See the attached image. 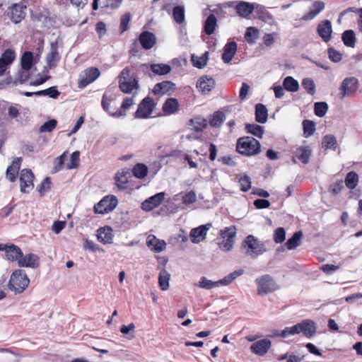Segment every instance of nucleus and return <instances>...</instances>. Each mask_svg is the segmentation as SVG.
<instances>
[{"label":"nucleus","mask_w":362,"mask_h":362,"mask_svg":"<svg viewBox=\"0 0 362 362\" xmlns=\"http://www.w3.org/2000/svg\"><path fill=\"white\" fill-rule=\"evenodd\" d=\"M30 279L23 269H16L11 274L8 288L15 294L22 293L29 286Z\"/></svg>","instance_id":"obj_1"},{"label":"nucleus","mask_w":362,"mask_h":362,"mask_svg":"<svg viewBox=\"0 0 362 362\" xmlns=\"http://www.w3.org/2000/svg\"><path fill=\"white\" fill-rule=\"evenodd\" d=\"M242 247L247 256L256 258L264 254L267 249L263 242L252 235H247L242 243Z\"/></svg>","instance_id":"obj_2"},{"label":"nucleus","mask_w":362,"mask_h":362,"mask_svg":"<svg viewBox=\"0 0 362 362\" xmlns=\"http://www.w3.org/2000/svg\"><path fill=\"white\" fill-rule=\"evenodd\" d=\"M259 142L252 136L238 139L236 148L238 153L245 156H254L260 152Z\"/></svg>","instance_id":"obj_3"},{"label":"nucleus","mask_w":362,"mask_h":362,"mask_svg":"<svg viewBox=\"0 0 362 362\" xmlns=\"http://www.w3.org/2000/svg\"><path fill=\"white\" fill-rule=\"evenodd\" d=\"M236 235V228L235 226L226 227L220 231V238L218 245L223 251H230L234 245Z\"/></svg>","instance_id":"obj_4"},{"label":"nucleus","mask_w":362,"mask_h":362,"mask_svg":"<svg viewBox=\"0 0 362 362\" xmlns=\"http://www.w3.org/2000/svg\"><path fill=\"white\" fill-rule=\"evenodd\" d=\"M287 331L290 332L292 335L303 333L306 337L310 338L316 333L317 325L314 321L308 319L290 327V329Z\"/></svg>","instance_id":"obj_5"},{"label":"nucleus","mask_w":362,"mask_h":362,"mask_svg":"<svg viewBox=\"0 0 362 362\" xmlns=\"http://www.w3.org/2000/svg\"><path fill=\"white\" fill-rule=\"evenodd\" d=\"M255 283L257 286V293L260 296L274 292L279 288L273 278L268 274L256 279Z\"/></svg>","instance_id":"obj_6"},{"label":"nucleus","mask_w":362,"mask_h":362,"mask_svg":"<svg viewBox=\"0 0 362 362\" xmlns=\"http://www.w3.org/2000/svg\"><path fill=\"white\" fill-rule=\"evenodd\" d=\"M117 204V199L115 196H105L94 206V212L100 214H107L113 211Z\"/></svg>","instance_id":"obj_7"},{"label":"nucleus","mask_w":362,"mask_h":362,"mask_svg":"<svg viewBox=\"0 0 362 362\" xmlns=\"http://www.w3.org/2000/svg\"><path fill=\"white\" fill-rule=\"evenodd\" d=\"M100 71L95 67H89L81 72L78 79V87L83 88L100 76Z\"/></svg>","instance_id":"obj_8"},{"label":"nucleus","mask_w":362,"mask_h":362,"mask_svg":"<svg viewBox=\"0 0 362 362\" xmlns=\"http://www.w3.org/2000/svg\"><path fill=\"white\" fill-rule=\"evenodd\" d=\"M358 86V80L356 77L345 78L339 87L340 99H344L346 96L353 95Z\"/></svg>","instance_id":"obj_9"},{"label":"nucleus","mask_w":362,"mask_h":362,"mask_svg":"<svg viewBox=\"0 0 362 362\" xmlns=\"http://www.w3.org/2000/svg\"><path fill=\"white\" fill-rule=\"evenodd\" d=\"M156 104L149 97L145 98L139 105L134 117L139 119H145L150 117L155 108Z\"/></svg>","instance_id":"obj_10"},{"label":"nucleus","mask_w":362,"mask_h":362,"mask_svg":"<svg viewBox=\"0 0 362 362\" xmlns=\"http://www.w3.org/2000/svg\"><path fill=\"white\" fill-rule=\"evenodd\" d=\"M60 59V56L58 52V47L56 43H52L50 46V51L46 57L47 66L42 71L43 74L48 73V69H54L57 66L58 62Z\"/></svg>","instance_id":"obj_11"},{"label":"nucleus","mask_w":362,"mask_h":362,"mask_svg":"<svg viewBox=\"0 0 362 362\" xmlns=\"http://www.w3.org/2000/svg\"><path fill=\"white\" fill-rule=\"evenodd\" d=\"M34 175L29 169H23L21 172V192L25 193L33 188Z\"/></svg>","instance_id":"obj_12"},{"label":"nucleus","mask_w":362,"mask_h":362,"mask_svg":"<svg viewBox=\"0 0 362 362\" xmlns=\"http://www.w3.org/2000/svg\"><path fill=\"white\" fill-rule=\"evenodd\" d=\"M25 6L15 4L10 7L8 16L13 23H18L25 18Z\"/></svg>","instance_id":"obj_13"},{"label":"nucleus","mask_w":362,"mask_h":362,"mask_svg":"<svg viewBox=\"0 0 362 362\" xmlns=\"http://www.w3.org/2000/svg\"><path fill=\"white\" fill-rule=\"evenodd\" d=\"M272 346V342L268 339H263L258 341H255L250 346V351L259 356H264L270 349Z\"/></svg>","instance_id":"obj_14"},{"label":"nucleus","mask_w":362,"mask_h":362,"mask_svg":"<svg viewBox=\"0 0 362 362\" xmlns=\"http://www.w3.org/2000/svg\"><path fill=\"white\" fill-rule=\"evenodd\" d=\"M165 192H159L148 198L141 204V209L144 211H149L158 206L165 199Z\"/></svg>","instance_id":"obj_15"},{"label":"nucleus","mask_w":362,"mask_h":362,"mask_svg":"<svg viewBox=\"0 0 362 362\" xmlns=\"http://www.w3.org/2000/svg\"><path fill=\"white\" fill-rule=\"evenodd\" d=\"M20 267L37 268L39 266V257L33 253L22 255L18 262Z\"/></svg>","instance_id":"obj_16"},{"label":"nucleus","mask_w":362,"mask_h":362,"mask_svg":"<svg viewBox=\"0 0 362 362\" xmlns=\"http://www.w3.org/2000/svg\"><path fill=\"white\" fill-rule=\"evenodd\" d=\"M211 227V224L202 225L195 228L190 231V238L193 243H199L206 238L207 231Z\"/></svg>","instance_id":"obj_17"},{"label":"nucleus","mask_w":362,"mask_h":362,"mask_svg":"<svg viewBox=\"0 0 362 362\" xmlns=\"http://www.w3.org/2000/svg\"><path fill=\"white\" fill-rule=\"evenodd\" d=\"M16 58V53L11 49H7L0 57V75H3Z\"/></svg>","instance_id":"obj_18"},{"label":"nucleus","mask_w":362,"mask_h":362,"mask_svg":"<svg viewBox=\"0 0 362 362\" xmlns=\"http://www.w3.org/2000/svg\"><path fill=\"white\" fill-rule=\"evenodd\" d=\"M215 86V81L207 76H201L197 83V88L203 93H209Z\"/></svg>","instance_id":"obj_19"},{"label":"nucleus","mask_w":362,"mask_h":362,"mask_svg":"<svg viewBox=\"0 0 362 362\" xmlns=\"http://www.w3.org/2000/svg\"><path fill=\"white\" fill-rule=\"evenodd\" d=\"M317 33L325 42L329 41L332 33L331 22L329 20H325L319 23Z\"/></svg>","instance_id":"obj_20"},{"label":"nucleus","mask_w":362,"mask_h":362,"mask_svg":"<svg viewBox=\"0 0 362 362\" xmlns=\"http://www.w3.org/2000/svg\"><path fill=\"white\" fill-rule=\"evenodd\" d=\"M139 40L144 49H150L155 45L156 37L153 33L144 31L140 34Z\"/></svg>","instance_id":"obj_21"},{"label":"nucleus","mask_w":362,"mask_h":362,"mask_svg":"<svg viewBox=\"0 0 362 362\" xmlns=\"http://www.w3.org/2000/svg\"><path fill=\"white\" fill-rule=\"evenodd\" d=\"M147 245L156 252H160L166 248V243L163 240L158 239L154 235H149L147 238Z\"/></svg>","instance_id":"obj_22"},{"label":"nucleus","mask_w":362,"mask_h":362,"mask_svg":"<svg viewBox=\"0 0 362 362\" xmlns=\"http://www.w3.org/2000/svg\"><path fill=\"white\" fill-rule=\"evenodd\" d=\"M235 9L240 16L248 18L250 14L254 11L255 6L253 4L246 1H240L236 5Z\"/></svg>","instance_id":"obj_23"},{"label":"nucleus","mask_w":362,"mask_h":362,"mask_svg":"<svg viewBox=\"0 0 362 362\" xmlns=\"http://www.w3.org/2000/svg\"><path fill=\"white\" fill-rule=\"evenodd\" d=\"M181 199L182 204L189 206L197 202V194L193 190L187 192H180L174 197V200Z\"/></svg>","instance_id":"obj_24"},{"label":"nucleus","mask_w":362,"mask_h":362,"mask_svg":"<svg viewBox=\"0 0 362 362\" xmlns=\"http://www.w3.org/2000/svg\"><path fill=\"white\" fill-rule=\"evenodd\" d=\"M98 240L103 244H110L112 243L113 234L110 227H104L98 230Z\"/></svg>","instance_id":"obj_25"},{"label":"nucleus","mask_w":362,"mask_h":362,"mask_svg":"<svg viewBox=\"0 0 362 362\" xmlns=\"http://www.w3.org/2000/svg\"><path fill=\"white\" fill-rule=\"evenodd\" d=\"M21 158H16L11 165H9L6 170V178L11 182H14L16 178V175L21 168Z\"/></svg>","instance_id":"obj_26"},{"label":"nucleus","mask_w":362,"mask_h":362,"mask_svg":"<svg viewBox=\"0 0 362 362\" xmlns=\"http://www.w3.org/2000/svg\"><path fill=\"white\" fill-rule=\"evenodd\" d=\"M22 255L23 252L18 246L14 244H8V248L6 253L7 260L10 262L17 261V262H18V260Z\"/></svg>","instance_id":"obj_27"},{"label":"nucleus","mask_w":362,"mask_h":362,"mask_svg":"<svg viewBox=\"0 0 362 362\" xmlns=\"http://www.w3.org/2000/svg\"><path fill=\"white\" fill-rule=\"evenodd\" d=\"M325 8V3L322 1H316L313 4L310 11L302 17L304 21L313 20L319 13Z\"/></svg>","instance_id":"obj_28"},{"label":"nucleus","mask_w":362,"mask_h":362,"mask_svg":"<svg viewBox=\"0 0 362 362\" xmlns=\"http://www.w3.org/2000/svg\"><path fill=\"white\" fill-rule=\"evenodd\" d=\"M128 174L129 171L124 169H122L116 173L115 180L116 185L119 189H125L127 187Z\"/></svg>","instance_id":"obj_29"},{"label":"nucleus","mask_w":362,"mask_h":362,"mask_svg":"<svg viewBox=\"0 0 362 362\" xmlns=\"http://www.w3.org/2000/svg\"><path fill=\"white\" fill-rule=\"evenodd\" d=\"M222 59L225 63H229L232 60L237 50V45L235 42H228L224 47Z\"/></svg>","instance_id":"obj_30"},{"label":"nucleus","mask_w":362,"mask_h":362,"mask_svg":"<svg viewBox=\"0 0 362 362\" xmlns=\"http://www.w3.org/2000/svg\"><path fill=\"white\" fill-rule=\"evenodd\" d=\"M311 153L312 150L308 146H300L295 151L296 156L304 164L308 163Z\"/></svg>","instance_id":"obj_31"},{"label":"nucleus","mask_w":362,"mask_h":362,"mask_svg":"<svg viewBox=\"0 0 362 362\" xmlns=\"http://www.w3.org/2000/svg\"><path fill=\"white\" fill-rule=\"evenodd\" d=\"M175 88V84L170 81H163L155 85L153 92L156 95H163Z\"/></svg>","instance_id":"obj_32"},{"label":"nucleus","mask_w":362,"mask_h":362,"mask_svg":"<svg viewBox=\"0 0 362 362\" xmlns=\"http://www.w3.org/2000/svg\"><path fill=\"white\" fill-rule=\"evenodd\" d=\"M267 109L263 104L259 103L255 106V120L264 124L267 121Z\"/></svg>","instance_id":"obj_33"},{"label":"nucleus","mask_w":362,"mask_h":362,"mask_svg":"<svg viewBox=\"0 0 362 362\" xmlns=\"http://www.w3.org/2000/svg\"><path fill=\"white\" fill-rule=\"evenodd\" d=\"M34 64V57L32 52H25L21 58V67L23 70H30Z\"/></svg>","instance_id":"obj_34"},{"label":"nucleus","mask_w":362,"mask_h":362,"mask_svg":"<svg viewBox=\"0 0 362 362\" xmlns=\"http://www.w3.org/2000/svg\"><path fill=\"white\" fill-rule=\"evenodd\" d=\"M342 41L346 47H354L356 45V36L352 30H348L343 33L341 36Z\"/></svg>","instance_id":"obj_35"},{"label":"nucleus","mask_w":362,"mask_h":362,"mask_svg":"<svg viewBox=\"0 0 362 362\" xmlns=\"http://www.w3.org/2000/svg\"><path fill=\"white\" fill-rule=\"evenodd\" d=\"M217 24L216 17L214 14H210L205 23H204V31L205 33L210 35L214 33Z\"/></svg>","instance_id":"obj_36"},{"label":"nucleus","mask_w":362,"mask_h":362,"mask_svg":"<svg viewBox=\"0 0 362 362\" xmlns=\"http://www.w3.org/2000/svg\"><path fill=\"white\" fill-rule=\"evenodd\" d=\"M284 88L290 92H296L299 89L298 82L292 76H286L283 81Z\"/></svg>","instance_id":"obj_37"},{"label":"nucleus","mask_w":362,"mask_h":362,"mask_svg":"<svg viewBox=\"0 0 362 362\" xmlns=\"http://www.w3.org/2000/svg\"><path fill=\"white\" fill-rule=\"evenodd\" d=\"M170 274L165 269H162L160 272L158 276V284L163 291H166L169 288V280Z\"/></svg>","instance_id":"obj_38"},{"label":"nucleus","mask_w":362,"mask_h":362,"mask_svg":"<svg viewBox=\"0 0 362 362\" xmlns=\"http://www.w3.org/2000/svg\"><path fill=\"white\" fill-rule=\"evenodd\" d=\"M322 146L326 149L335 150L337 147L336 137L332 134L325 135L322 138Z\"/></svg>","instance_id":"obj_39"},{"label":"nucleus","mask_w":362,"mask_h":362,"mask_svg":"<svg viewBox=\"0 0 362 362\" xmlns=\"http://www.w3.org/2000/svg\"><path fill=\"white\" fill-rule=\"evenodd\" d=\"M344 182L347 188L350 189H354L358 182V176L357 173L354 171L348 173Z\"/></svg>","instance_id":"obj_40"},{"label":"nucleus","mask_w":362,"mask_h":362,"mask_svg":"<svg viewBox=\"0 0 362 362\" xmlns=\"http://www.w3.org/2000/svg\"><path fill=\"white\" fill-rule=\"evenodd\" d=\"M245 130L258 138H262L264 132L263 127L256 124H246Z\"/></svg>","instance_id":"obj_41"},{"label":"nucleus","mask_w":362,"mask_h":362,"mask_svg":"<svg viewBox=\"0 0 362 362\" xmlns=\"http://www.w3.org/2000/svg\"><path fill=\"white\" fill-rule=\"evenodd\" d=\"M151 70L156 75H165L171 71V67L166 64H153Z\"/></svg>","instance_id":"obj_42"},{"label":"nucleus","mask_w":362,"mask_h":362,"mask_svg":"<svg viewBox=\"0 0 362 362\" xmlns=\"http://www.w3.org/2000/svg\"><path fill=\"white\" fill-rule=\"evenodd\" d=\"M178 109V102L175 98H169L168 99L163 106V110L164 112L173 114L177 112Z\"/></svg>","instance_id":"obj_43"},{"label":"nucleus","mask_w":362,"mask_h":362,"mask_svg":"<svg viewBox=\"0 0 362 362\" xmlns=\"http://www.w3.org/2000/svg\"><path fill=\"white\" fill-rule=\"evenodd\" d=\"M302 236L303 233L301 231L296 232L286 243V247L288 250H293L296 248L300 244Z\"/></svg>","instance_id":"obj_44"},{"label":"nucleus","mask_w":362,"mask_h":362,"mask_svg":"<svg viewBox=\"0 0 362 362\" xmlns=\"http://www.w3.org/2000/svg\"><path fill=\"white\" fill-rule=\"evenodd\" d=\"M192 129L196 132H202L206 127L207 122L204 118L197 117L190 119Z\"/></svg>","instance_id":"obj_45"},{"label":"nucleus","mask_w":362,"mask_h":362,"mask_svg":"<svg viewBox=\"0 0 362 362\" xmlns=\"http://www.w3.org/2000/svg\"><path fill=\"white\" fill-rule=\"evenodd\" d=\"M208 52H205L202 56L198 57L195 55L192 56V62L195 67L202 69L205 66L208 60Z\"/></svg>","instance_id":"obj_46"},{"label":"nucleus","mask_w":362,"mask_h":362,"mask_svg":"<svg viewBox=\"0 0 362 362\" xmlns=\"http://www.w3.org/2000/svg\"><path fill=\"white\" fill-rule=\"evenodd\" d=\"M60 95V92L58 91L56 86H52L45 90L36 91L35 95L37 96H45L47 95L51 98L56 99Z\"/></svg>","instance_id":"obj_47"},{"label":"nucleus","mask_w":362,"mask_h":362,"mask_svg":"<svg viewBox=\"0 0 362 362\" xmlns=\"http://www.w3.org/2000/svg\"><path fill=\"white\" fill-rule=\"evenodd\" d=\"M137 81L136 79L133 81H126L119 83L120 90L125 93H131L134 88H136Z\"/></svg>","instance_id":"obj_48"},{"label":"nucleus","mask_w":362,"mask_h":362,"mask_svg":"<svg viewBox=\"0 0 362 362\" xmlns=\"http://www.w3.org/2000/svg\"><path fill=\"white\" fill-rule=\"evenodd\" d=\"M132 173L136 177L141 179L146 176L148 168L144 164L138 163L134 167Z\"/></svg>","instance_id":"obj_49"},{"label":"nucleus","mask_w":362,"mask_h":362,"mask_svg":"<svg viewBox=\"0 0 362 362\" xmlns=\"http://www.w3.org/2000/svg\"><path fill=\"white\" fill-rule=\"evenodd\" d=\"M328 110V105L325 102H317L314 105V112L315 114L320 117H324Z\"/></svg>","instance_id":"obj_50"},{"label":"nucleus","mask_w":362,"mask_h":362,"mask_svg":"<svg viewBox=\"0 0 362 362\" xmlns=\"http://www.w3.org/2000/svg\"><path fill=\"white\" fill-rule=\"evenodd\" d=\"M225 119V115L221 112H216L213 117L210 119L209 124L211 127H220Z\"/></svg>","instance_id":"obj_51"},{"label":"nucleus","mask_w":362,"mask_h":362,"mask_svg":"<svg viewBox=\"0 0 362 362\" xmlns=\"http://www.w3.org/2000/svg\"><path fill=\"white\" fill-rule=\"evenodd\" d=\"M173 18L176 23L180 24L185 21V11L184 8L180 6H177L173 11Z\"/></svg>","instance_id":"obj_52"},{"label":"nucleus","mask_w":362,"mask_h":362,"mask_svg":"<svg viewBox=\"0 0 362 362\" xmlns=\"http://www.w3.org/2000/svg\"><path fill=\"white\" fill-rule=\"evenodd\" d=\"M303 134L305 137L308 138L313 135L315 131V125L313 121L304 120L303 122Z\"/></svg>","instance_id":"obj_53"},{"label":"nucleus","mask_w":362,"mask_h":362,"mask_svg":"<svg viewBox=\"0 0 362 362\" xmlns=\"http://www.w3.org/2000/svg\"><path fill=\"white\" fill-rule=\"evenodd\" d=\"M258 37V30L254 27H249L247 28L245 34V38L248 43H254L255 40Z\"/></svg>","instance_id":"obj_54"},{"label":"nucleus","mask_w":362,"mask_h":362,"mask_svg":"<svg viewBox=\"0 0 362 362\" xmlns=\"http://www.w3.org/2000/svg\"><path fill=\"white\" fill-rule=\"evenodd\" d=\"M302 86L306 90L310 95L315 93V84L314 81L310 78H305L302 81Z\"/></svg>","instance_id":"obj_55"},{"label":"nucleus","mask_w":362,"mask_h":362,"mask_svg":"<svg viewBox=\"0 0 362 362\" xmlns=\"http://www.w3.org/2000/svg\"><path fill=\"white\" fill-rule=\"evenodd\" d=\"M197 286L201 288L209 290L213 288H216V281H213L211 280L206 279L204 276H202L199 283L197 284Z\"/></svg>","instance_id":"obj_56"},{"label":"nucleus","mask_w":362,"mask_h":362,"mask_svg":"<svg viewBox=\"0 0 362 362\" xmlns=\"http://www.w3.org/2000/svg\"><path fill=\"white\" fill-rule=\"evenodd\" d=\"M130 21L131 15L129 13H124L122 16L119 25L121 33H123L129 29V23Z\"/></svg>","instance_id":"obj_57"},{"label":"nucleus","mask_w":362,"mask_h":362,"mask_svg":"<svg viewBox=\"0 0 362 362\" xmlns=\"http://www.w3.org/2000/svg\"><path fill=\"white\" fill-rule=\"evenodd\" d=\"M79 156L80 153L78 151H74L71 153L69 162L66 164L67 169H73L78 165Z\"/></svg>","instance_id":"obj_58"},{"label":"nucleus","mask_w":362,"mask_h":362,"mask_svg":"<svg viewBox=\"0 0 362 362\" xmlns=\"http://www.w3.org/2000/svg\"><path fill=\"white\" fill-rule=\"evenodd\" d=\"M286 232L285 230L280 227L275 230L274 234V240L276 243H281L285 240Z\"/></svg>","instance_id":"obj_59"},{"label":"nucleus","mask_w":362,"mask_h":362,"mask_svg":"<svg viewBox=\"0 0 362 362\" xmlns=\"http://www.w3.org/2000/svg\"><path fill=\"white\" fill-rule=\"evenodd\" d=\"M57 124L56 119H50L40 127V132H50L56 127Z\"/></svg>","instance_id":"obj_60"},{"label":"nucleus","mask_w":362,"mask_h":362,"mask_svg":"<svg viewBox=\"0 0 362 362\" xmlns=\"http://www.w3.org/2000/svg\"><path fill=\"white\" fill-rule=\"evenodd\" d=\"M240 189L243 192L248 191L251 187V180L247 175H243L239 179Z\"/></svg>","instance_id":"obj_61"},{"label":"nucleus","mask_w":362,"mask_h":362,"mask_svg":"<svg viewBox=\"0 0 362 362\" xmlns=\"http://www.w3.org/2000/svg\"><path fill=\"white\" fill-rule=\"evenodd\" d=\"M51 181L49 177H46L37 187L40 195H44L50 189Z\"/></svg>","instance_id":"obj_62"},{"label":"nucleus","mask_w":362,"mask_h":362,"mask_svg":"<svg viewBox=\"0 0 362 362\" xmlns=\"http://www.w3.org/2000/svg\"><path fill=\"white\" fill-rule=\"evenodd\" d=\"M328 55L330 60L334 62H339L341 60V54L334 48H329Z\"/></svg>","instance_id":"obj_63"},{"label":"nucleus","mask_w":362,"mask_h":362,"mask_svg":"<svg viewBox=\"0 0 362 362\" xmlns=\"http://www.w3.org/2000/svg\"><path fill=\"white\" fill-rule=\"evenodd\" d=\"M343 182L341 180L337 181L332 185L329 187V190L334 194H337L341 192L343 189Z\"/></svg>","instance_id":"obj_64"}]
</instances>
